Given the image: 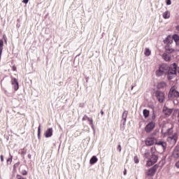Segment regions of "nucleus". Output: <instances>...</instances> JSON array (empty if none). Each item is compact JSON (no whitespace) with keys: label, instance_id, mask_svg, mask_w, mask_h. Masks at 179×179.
<instances>
[{"label":"nucleus","instance_id":"obj_23","mask_svg":"<svg viewBox=\"0 0 179 179\" xmlns=\"http://www.w3.org/2000/svg\"><path fill=\"white\" fill-rule=\"evenodd\" d=\"M128 117V112L127 111H124L123 113H122V119L124 120V122H127V117Z\"/></svg>","mask_w":179,"mask_h":179},{"label":"nucleus","instance_id":"obj_27","mask_svg":"<svg viewBox=\"0 0 179 179\" xmlns=\"http://www.w3.org/2000/svg\"><path fill=\"white\" fill-rule=\"evenodd\" d=\"M171 140H173V141H177V134H174V135H173L171 137Z\"/></svg>","mask_w":179,"mask_h":179},{"label":"nucleus","instance_id":"obj_1","mask_svg":"<svg viewBox=\"0 0 179 179\" xmlns=\"http://www.w3.org/2000/svg\"><path fill=\"white\" fill-rule=\"evenodd\" d=\"M177 73V64H173L172 66L169 68V66L166 64H160L159 69L156 71V75L157 77H161L164 74L167 75L168 80H173L175 75Z\"/></svg>","mask_w":179,"mask_h":179},{"label":"nucleus","instance_id":"obj_4","mask_svg":"<svg viewBox=\"0 0 179 179\" xmlns=\"http://www.w3.org/2000/svg\"><path fill=\"white\" fill-rule=\"evenodd\" d=\"M156 127V122H149L145 127V131L146 133H150Z\"/></svg>","mask_w":179,"mask_h":179},{"label":"nucleus","instance_id":"obj_41","mask_svg":"<svg viewBox=\"0 0 179 179\" xmlns=\"http://www.w3.org/2000/svg\"><path fill=\"white\" fill-rule=\"evenodd\" d=\"M22 3H29V0H23Z\"/></svg>","mask_w":179,"mask_h":179},{"label":"nucleus","instance_id":"obj_5","mask_svg":"<svg viewBox=\"0 0 179 179\" xmlns=\"http://www.w3.org/2000/svg\"><path fill=\"white\" fill-rule=\"evenodd\" d=\"M159 169L158 164H155L154 166L151 167L147 172L148 176H154L156 173L157 170Z\"/></svg>","mask_w":179,"mask_h":179},{"label":"nucleus","instance_id":"obj_47","mask_svg":"<svg viewBox=\"0 0 179 179\" xmlns=\"http://www.w3.org/2000/svg\"><path fill=\"white\" fill-rule=\"evenodd\" d=\"M134 88V86L132 85V86H131V90H133Z\"/></svg>","mask_w":179,"mask_h":179},{"label":"nucleus","instance_id":"obj_11","mask_svg":"<svg viewBox=\"0 0 179 179\" xmlns=\"http://www.w3.org/2000/svg\"><path fill=\"white\" fill-rule=\"evenodd\" d=\"M165 50L169 55L175 52V49L172 48L171 45H165Z\"/></svg>","mask_w":179,"mask_h":179},{"label":"nucleus","instance_id":"obj_16","mask_svg":"<svg viewBox=\"0 0 179 179\" xmlns=\"http://www.w3.org/2000/svg\"><path fill=\"white\" fill-rule=\"evenodd\" d=\"M173 40L175 41L176 45L179 46V35L173 34Z\"/></svg>","mask_w":179,"mask_h":179},{"label":"nucleus","instance_id":"obj_9","mask_svg":"<svg viewBox=\"0 0 179 179\" xmlns=\"http://www.w3.org/2000/svg\"><path fill=\"white\" fill-rule=\"evenodd\" d=\"M164 43L166 45H171L173 43V37L171 35H168V36L164 39Z\"/></svg>","mask_w":179,"mask_h":179},{"label":"nucleus","instance_id":"obj_36","mask_svg":"<svg viewBox=\"0 0 179 179\" xmlns=\"http://www.w3.org/2000/svg\"><path fill=\"white\" fill-rule=\"evenodd\" d=\"M90 124L91 126H94V120H93L92 118V119L90 120Z\"/></svg>","mask_w":179,"mask_h":179},{"label":"nucleus","instance_id":"obj_28","mask_svg":"<svg viewBox=\"0 0 179 179\" xmlns=\"http://www.w3.org/2000/svg\"><path fill=\"white\" fill-rule=\"evenodd\" d=\"M21 174L22 176H27L28 175V172L26 170H22V172H21Z\"/></svg>","mask_w":179,"mask_h":179},{"label":"nucleus","instance_id":"obj_22","mask_svg":"<svg viewBox=\"0 0 179 179\" xmlns=\"http://www.w3.org/2000/svg\"><path fill=\"white\" fill-rule=\"evenodd\" d=\"M173 133V129L172 127H171L170 129H167V131L166 133H164V136H171Z\"/></svg>","mask_w":179,"mask_h":179},{"label":"nucleus","instance_id":"obj_38","mask_svg":"<svg viewBox=\"0 0 179 179\" xmlns=\"http://www.w3.org/2000/svg\"><path fill=\"white\" fill-rule=\"evenodd\" d=\"M0 159H1V162H4V157H3V155H1V156H0Z\"/></svg>","mask_w":179,"mask_h":179},{"label":"nucleus","instance_id":"obj_12","mask_svg":"<svg viewBox=\"0 0 179 179\" xmlns=\"http://www.w3.org/2000/svg\"><path fill=\"white\" fill-rule=\"evenodd\" d=\"M162 58L166 62H169L171 60V55L169 52H164L162 55Z\"/></svg>","mask_w":179,"mask_h":179},{"label":"nucleus","instance_id":"obj_37","mask_svg":"<svg viewBox=\"0 0 179 179\" xmlns=\"http://www.w3.org/2000/svg\"><path fill=\"white\" fill-rule=\"evenodd\" d=\"M155 118H156V114L155 113H153L152 115V119L155 120Z\"/></svg>","mask_w":179,"mask_h":179},{"label":"nucleus","instance_id":"obj_2","mask_svg":"<svg viewBox=\"0 0 179 179\" xmlns=\"http://www.w3.org/2000/svg\"><path fill=\"white\" fill-rule=\"evenodd\" d=\"M168 97L169 99H173V98H178L179 97V92L177 91L176 88L175 86H173L170 89V92L169 93Z\"/></svg>","mask_w":179,"mask_h":179},{"label":"nucleus","instance_id":"obj_44","mask_svg":"<svg viewBox=\"0 0 179 179\" xmlns=\"http://www.w3.org/2000/svg\"><path fill=\"white\" fill-rule=\"evenodd\" d=\"M101 115H104V112L103 111V110H101Z\"/></svg>","mask_w":179,"mask_h":179},{"label":"nucleus","instance_id":"obj_31","mask_svg":"<svg viewBox=\"0 0 179 179\" xmlns=\"http://www.w3.org/2000/svg\"><path fill=\"white\" fill-rule=\"evenodd\" d=\"M117 150L120 152H121V151H122L121 144H119V145L117 146Z\"/></svg>","mask_w":179,"mask_h":179},{"label":"nucleus","instance_id":"obj_24","mask_svg":"<svg viewBox=\"0 0 179 179\" xmlns=\"http://www.w3.org/2000/svg\"><path fill=\"white\" fill-rule=\"evenodd\" d=\"M150 54H151V52H150V49L146 48L145 49V56L149 57V56H150Z\"/></svg>","mask_w":179,"mask_h":179},{"label":"nucleus","instance_id":"obj_48","mask_svg":"<svg viewBox=\"0 0 179 179\" xmlns=\"http://www.w3.org/2000/svg\"><path fill=\"white\" fill-rule=\"evenodd\" d=\"M178 73H179V69H178Z\"/></svg>","mask_w":179,"mask_h":179},{"label":"nucleus","instance_id":"obj_45","mask_svg":"<svg viewBox=\"0 0 179 179\" xmlns=\"http://www.w3.org/2000/svg\"><path fill=\"white\" fill-rule=\"evenodd\" d=\"M91 120H92V118H90V117H88L87 120H88L90 122Z\"/></svg>","mask_w":179,"mask_h":179},{"label":"nucleus","instance_id":"obj_17","mask_svg":"<svg viewBox=\"0 0 179 179\" xmlns=\"http://www.w3.org/2000/svg\"><path fill=\"white\" fill-rule=\"evenodd\" d=\"M3 39H0V60L1 59V55H2V51L3 50Z\"/></svg>","mask_w":179,"mask_h":179},{"label":"nucleus","instance_id":"obj_26","mask_svg":"<svg viewBox=\"0 0 179 179\" xmlns=\"http://www.w3.org/2000/svg\"><path fill=\"white\" fill-rule=\"evenodd\" d=\"M41 133V126L39 125L38 127V139H40Z\"/></svg>","mask_w":179,"mask_h":179},{"label":"nucleus","instance_id":"obj_3","mask_svg":"<svg viewBox=\"0 0 179 179\" xmlns=\"http://www.w3.org/2000/svg\"><path fill=\"white\" fill-rule=\"evenodd\" d=\"M158 159V156L155 155V153H152L150 159L147 161L146 166H152L155 164V163L157 162Z\"/></svg>","mask_w":179,"mask_h":179},{"label":"nucleus","instance_id":"obj_13","mask_svg":"<svg viewBox=\"0 0 179 179\" xmlns=\"http://www.w3.org/2000/svg\"><path fill=\"white\" fill-rule=\"evenodd\" d=\"M52 135H53V129H52V127H51L50 129H48L45 131V138H50V136H52Z\"/></svg>","mask_w":179,"mask_h":179},{"label":"nucleus","instance_id":"obj_46","mask_svg":"<svg viewBox=\"0 0 179 179\" xmlns=\"http://www.w3.org/2000/svg\"><path fill=\"white\" fill-rule=\"evenodd\" d=\"M19 166V164H15L14 167L15 168L16 166Z\"/></svg>","mask_w":179,"mask_h":179},{"label":"nucleus","instance_id":"obj_29","mask_svg":"<svg viewBox=\"0 0 179 179\" xmlns=\"http://www.w3.org/2000/svg\"><path fill=\"white\" fill-rule=\"evenodd\" d=\"M17 179H26V178L22 177L20 174H17Z\"/></svg>","mask_w":179,"mask_h":179},{"label":"nucleus","instance_id":"obj_32","mask_svg":"<svg viewBox=\"0 0 179 179\" xmlns=\"http://www.w3.org/2000/svg\"><path fill=\"white\" fill-rule=\"evenodd\" d=\"M150 155V152H145V157L146 159H148Z\"/></svg>","mask_w":179,"mask_h":179},{"label":"nucleus","instance_id":"obj_15","mask_svg":"<svg viewBox=\"0 0 179 179\" xmlns=\"http://www.w3.org/2000/svg\"><path fill=\"white\" fill-rule=\"evenodd\" d=\"M173 157L174 159H179V148L178 147L173 151Z\"/></svg>","mask_w":179,"mask_h":179},{"label":"nucleus","instance_id":"obj_40","mask_svg":"<svg viewBox=\"0 0 179 179\" xmlns=\"http://www.w3.org/2000/svg\"><path fill=\"white\" fill-rule=\"evenodd\" d=\"M13 71H17L16 66H13Z\"/></svg>","mask_w":179,"mask_h":179},{"label":"nucleus","instance_id":"obj_30","mask_svg":"<svg viewBox=\"0 0 179 179\" xmlns=\"http://www.w3.org/2000/svg\"><path fill=\"white\" fill-rule=\"evenodd\" d=\"M155 151H156L155 147H152V148H151L152 155H153V153H155Z\"/></svg>","mask_w":179,"mask_h":179},{"label":"nucleus","instance_id":"obj_20","mask_svg":"<svg viewBox=\"0 0 179 179\" xmlns=\"http://www.w3.org/2000/svg\"><path fill=\"white\" fill-rule=\"evenodd\" d=\"M98 162V159L96 156H93L92 159L90 160V164L93 165L95 164Z\"/></svg>","mask_w":179,"mask_h":179},{"label":"nucleus","instance_id":"obj_10","mask_svg":"<svg viewBox=\"0 0 179 179\" xmlns=\"http://www.w3.org/2000/svg\"><path fill=\"white\" fill-rule=\"evenodd\" d=\"M11 84L13 85L15 91L19 90V82L17 81V79L14 78L11 81Z\"/></svg>","mask_w":179,"mask_h":179},{"label":"nucleus","instance_id":"obj_34","mask_svg":"<svg viewBox=\"0 0 179 179\" xmlns=\"http://www.w3.org/2000/svg\"><path fill=\"white\" fill-rule=\"evenodd\" d=\"M171 0H166V4H167V6H170V5H171Z\"/></svg>","mask_w":179,"mask_h":179},{"label":"nucleus","instance_id":"obj_21","mask_svg":"<svg viewBox=\"0 0 179 179\" xmlns=\"http://www.w3.org/2000/svg\"><path fill=\"white\" fill-rule=\"evenodd\" d=\"M162 16L164 19H169L171 13H169V11H165V13H163Z\"/></svg>","mask_w":179,"mask_h":179},{"label":"nucleus","instance_id":"obj_8","mask_svg":"<svg viewBox=\"0 0 179 179\" xmlns=\"http://www.w3.org/2000/svg\"><path fill=\"white\" fill-rule=\"evenodd\" d=\"M173 109L168 108L167 106H164L162 109L163 113L166 116L169 117L172 114Z\"/></svg>","mask_w":179,"mask_h":179},{"label":"nucleus","instance_id":"obj_14","mask_svg":"<svg viewBox=\"0 0 179 179\" xmlns=\"http://www.w3.org/2000/svg\"><path fill=\"white\" fill-rule=\"evenodd\" d=\"M156 145L161 146L164 151L167 149V143L162 141H159L158 143H156Z\"/></svg>","mask_w":179,"mask_h":179},{"label":"nucleus","instance_id":"obj_43","mask_svg":"<svg viewBox=\"0 0 179 179\" xmlns=\"http://www.w3.org/2000/svg\"><path fill=\"white\" fill-rule=\"evenodd\" d=\"M124 176H127V169H124Z\"/></svg>","mask_w":179,"mask_h":179},{"label":"nucleus","instance_id":"obj_6","mask_svg":"<svg viewBox=\"0 0 179 179\" xmlns=\"http://www.w3.org/2000/svg\"><path fill=\"white\" fill-rule=\"evenodd\" d=\"M157 139L155 138V137H148L145 141V145L147 146H152L153 145H155V142H156Z\"/></svg>","mask_w":179,"mask_h":179},{"label":"nucleus","instance_id":"obj_42","mask_svg":"<svg viewBox=\"0 0 179 179\" xmlns=\"http://www.w3.org/2000/svg\"><path fill=\"white\" fill-rule=\"evenodd\" d=\"M176 29L179 32V25H177V27H176Z\"/></svg>","mask_w":179,"mask_h":179},{"label":"nucleus","instance_id":"obj_19","mask_svg":"<svg viewBox=\"0 0 179 179\" xmlns=\"http://www.w3.org/2000/svg\"><path fill=\"white\" fill-rule=\"evenodd\" d=\"M143 115L145 118H148L150 115V111L148 109L143 110Z\"/></svg>","mask_w":179,"mask_h":179},{"label":"nucleus","instance_id":"obj_7","mask_svg":"<svg viewBox=\"0 0 179 179\" xmlns=\"http://www.w3.org/2000/svg\"><path fill=\"white\" fill-rule=\"evenodd\" d=\"M156 96H157V100H158L160 103H163V102L164 101V99H165L164 92H161V91H157V92H156Z\"/></svg>","mask_w":179,"mask_h":179},{"label":"nucleus","instance_id":"obj_39","mask_svg":"<svg viewBox=\"0 0 179 179\" xmlns=\"http://www.w3.org/2000/svg\"><path fill=\"white\" fill-rule=\"evenodd\" d=\"M176 166L177 169H179V160H178L176 163Z\"/></svg>","mask_w":179,"mask_h":179},{"label":"nucleus","instance_id":"obj_25","mask_svg":"<svg viewBox=\"0 0 179 179\" xmlns=\"http://www.w3.org/2000/svg\"><path fill=\"white\" fill-rule=\"evenodd\" d=\"M13 156L10 155V157H9L7 160H6V163L7 164H11L12 162H13Z\"/></svg>","mask_w":179,"mask_h":179},{"label":"nucleus","instance_id":"obj_18","mask_svg":"<svg viewBox=\"0 0 179 179\" xmlns=\"http://www.w3.org/2000/svg\"><path fill=\"white\" fill-rule=\"evenodd\" d=\"M167 86L166 83L165 82H161L157 85V88L158 89H163Z\"/></svg>","mask_w":179,"mask_h":179},{"label":"nucleus","instance_id":"obj_35","mask_svg":"<svg viewBox=\"0 0 179 179\" xmlns=\"http://www.w3.org/2000/svg\"><path fill=\"white\" fill-rule=\"evenodd\" d=\"M86 120H88V116L87 115H84V117H83V121H86Z\"/></svg>","mask_w":179,"mask_h":179},{"label":"nucleus","instance_id":"obj_33","mask_svg":"<svg viewBox=\"0 0 179 179\" xmlns=\"http://www.w3.org/2000/svg\"><path fill=\"white\" fill-rule=\"evenodd\" d=\"M134 162H135L136 164L139 163V159H138L137 157H134Z\"/></svg>","mask_w":179,"mask_h":179},{"label":"nucleus","instance_id":"obj_49","mask_svg":"<svg viewBox=\"0 0 179 179\" xmlns=\"http://www.w3.org/2000/svg\"><path fill=\"white\" fill-rule=\"evenodd\" d=\"M178 122H179V120H178Z\"/></svg>","mask_w":179,"mask_h":179}]
</instances>
